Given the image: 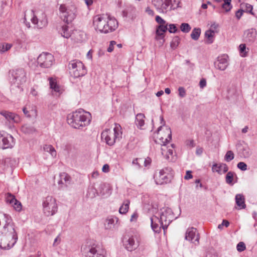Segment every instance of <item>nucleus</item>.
Masks as SVG:
<instances>
[{"instance_id":"nucleus-1","label":"nucleus","mask_w":257,"mask_h":257,"mask_svg":"<svg viewBox=\"0 0 257 257\" xmlns=\"http://www.w3.org/2000/svg\"><path fill=\"white\" fill-rule=\"evenodd\" d=\"M90 115L89 112L79 109L68 115L67 122L73 128L80 129L90 123Z\"/></svg>"},{"instance_id":"nucleus-2","label":"nucleus","mask_w":257,"mask_h":257,"mask_svg":"<svg viewBox=\"0 0 257 257\" xmlns=\"http://www.w3.org/2000/svg\"><path fill=\"white\" fill-rule=\"evenodd\" d=\"M4 216L6 220V224L3 227L2 233L4 234L5 235H11L12 239L14 240V241L12 245H10V244L8 243L7 246H3L1 245L0 247L4 249H9L14 246L18 240V237L17 233L15 229V225L14 223L12 222L11 217L6 214H4Z\"/></svg>"},{"instance_id":"nucleus-3","label":"nucleus","mask_w":257,"mask_h":257,"mask_svg":"<svg viewBox=\"0 0 257 257\" xmlns=\"http://www.w3.org/2000/svg\"><path fill=\"white\" fill-rule=\"evenodd\" d=\"M59 11L60 18L68 24L71 23L76 17L77 9L74 5L61 4Z\"/></svg>"},{"instance_id":"nucleus-4","label":"nucleus","mask_w":257,"mask_h":257,"mask_svg":"<svg viewBox=\"0 0 257 257\" xmlns=\"http://www.w3.org/2000/svg\"><path fill=\"white\" fill-rule=\"evenodd\" d=\"M121 127L118 124H115L113 131L106 130L101 133V138L104 139L106 143L109 146H112L116 140L121 138Z\"/></svg>"},{"instance_id":"nucleus-5","label":"nucleus","mask_w":257,"mask_h":257,"mask_svg":"<svg viewBox=\"0 0 257 257\" xmlns=\"http://www.w3.org/2000/svg\"><path fill=\"white\" fill-rule=\"evenodd\" d=\"M9 78L11 83L19 87L26 81V73L24 69L18 68L9 71Z\"/></svg>"},{"instance_id":"nucleus-6","label":"nucleus","mask_w":257,"mask_h":257,"mask_svg":"<svg viewBox=\"0 0 257 257\" xmlns=\"http://www.w3.org/2000/svg\"><path fill=\"white\" fill-rule=\"evenodd\" d=\"M68 66L71 75L75 78L83 76L87 73L85 67L80 61L72 60L69 62Z\"/></svg>"},{"instance_id":"nucleus-7","label":"nucleus","mask_w":257,"mask_h":257,"mask_svg":"<svg viewBox=\"0 0 257 257\" xmlns=\"http://www.w3.org/2000/svg\"><path fill=\"white\" fill-rule=\"evenodd\" d=\"M81 251L86 257H105L104 249L97 246L83 245Z\"/></svg>"},{"instance_id":"nucleus-8","label":"nucleus","mask_w":257,"mask_h":257,"mask_svg":"<svg viewBox=\"0 0 257 257\" xmlns=\"http://www.w3.org/2000/svg\"><path fill=\"white\" fill-rule=\"evenodd\" d=\"M166 131L168 133L167 138L164 139L162 137L160 139L163 143V146L161 149L162 154L164 155V154L166 153L165 156L166 159L171 162L173 161L174 160L173 150L171 149H168V147H166V145L172 139V132L171 128L168 126H166Z\"/></svg>"},{"instance_id":"nucleus-9","label":"nucleus","mask_w":257,"mask_h":257,"mask_svg":"<svg viewBox=\"0 0 257 257\" xmlns=\"http://www.w3.org/2000/svg\"><path fill=\"white\" fill-rule=\"evenodd\" d=\"M43 211L47 216L54 215L57 211L56 200L52 196H48L45 198L43 202Z\"/></svg>"},{"instance_id":"nucleus-10","label":"nucleus","mask_w":257,"mask_h":257,"mask_svg":"<svg viewBox=\"0 0 257 257\" xmlns=\"http://www.w3.org/2000/svg\"><path fill=\"white\" fill-rule=\"evenodd\" d=\"M172 168L170 167H166L160 170L158 175L156 176V183L162 185L170 182L172 178Z\"/></svg>"},{"instance_id":"nucleus-11","label":"nucleus","mask_w":257,"mask_h":257,"mask_svg":"<svg viewBox=\"0 0 257 257\" xmlns=\"http://www.w3.org/2000/svg\"><path fill=\"white\" fill-rule=\"evenodd\" d=\"M173 218V213L171 208L167 207L162 210L159 221L161 223L164 231L167 228L168 226L172 221Z\"/></svg>"},{"instance_id":"nucleus-12","label":"nucleus","mask_w":257,"mask_h":257,"mask_svg":"<svg viewBox=\"0 0 257 257\" xmlns=\"http://www.w3.org/2000/svg\"><path fill=\"white\" fill-rule=\"evenodd\" d=\"M54 56L49 53L43 52L37 58V63L41 67L49 68L54 62Z\"/></svg>"},{"instance_id":"nucleus-13","label":"nucleus","mask_w":257,"mask_h":257,"mask_svg":"<svg viewBox=\"0 0 257 257\" xmlns=\"http://www.w3.org/2000/svg\"><path fill=\"white\" fill-rule=\"evenodd\" d=\"M108 19V16L106 15H98L93 18V26L96 30L101 33H106L105 29V24L106 20Z\"/></svg>"},{"instance_id":"nucleus-14","label":"nucleus","mask_w":257,"mask_h":257,"mask_svg":"<svg viewBox=\"0 0 257 257\" xmlns=\"http://www.w3.org/2000/svg\"><path fill=\"white\" fill-rule=\"evenodd\" d=\"M14 138L10 135H4L0 133V149L12 148L14 145Z\"/></svg>"},{"instance_id":"nucleus-15","label":"nucleus","mask_w":257,"mask_h":257,"mask_svg":"<svg viewBox=\"0 0 257 257\" xmlns=\"http://www.w3.org/2000/svg\"><path fill=\"white\" fill-rule=\"evenodd\" d=\"M228 59V56L226 54L218 56L214 63L216 68L222 71L225 70L229 64Z\"/></svg>"},{"instance_id":"nucleus-16","label":"nucleus","mask_w":257,"mask_h":257,"mask_svg":"<svg viewBox=\"0 0 257 257\" xmlns=\"http://www.w3.org/2000/svg\"><path fill=\"white\" fill-rule=\"evenodd\" d=\"M185 239L194 243L195 245L199 244V237L196 234V229L194 227L188 228L186 232Z\"/></svg>"},{"instance_id":"nucleus-17","label":"nucleus","mask_w":257,"mask_h":257,"mask_svg":"<svg viewBox=\"0 0 257 257\" xmlns=\"http://www.w3.org/2000/svg\"><path fill=\"white\" fill-rule=\"evenodd\" d=\"M257 31L254 28L246 30L243 34V40L248 44L253 43L256 37Z\"/></svg>"},{"instance_id":"nucleus-18","label":"nucleus","mask_w":257,"mask_h":257,"mask_svg":"<svg viewBox=\"0 0 257 257\" xmlns=\"http://www.w3.org/2000/svg\"><path fill=\"white\" fill-rule=\"evenodd\" d=\"M118 27V22L116 20L113 18L108 16V19L106 20L105 24V29L106 30V33L107 34L115 31Z\"/></svg>"},{"instance_id":"nucleus-19","label":"nucleus","mask_w":257,"mask_h":257,"mask_svg":"<svg viewBox=\"0 0 257 257\" xmlns=\"http://www.w3.org/2000/svg\"><path fill=\"white\" fill-rule=\"evenodd\" d=\"M60 180L58 181L59 188L64 190L70 184L71 178L66 173L63 172L60 174Z\"/></svg>"},{"instance_id":"nucleus-20","label":"nucleus","mask_w":257,"mask_h":257,"mask_svg":"<svg viewBox=\"0 0 257 257\" xmlns=\"http://www.w3.org/2000/svg\"><path fill=\"white\" fill-rule=\"evenodd\" d=\"M123 240V245L128 250L132 251L137 248L139 245L138 242H136L133 236L129 237L128 238H125Z\"/></svg>"},{"instance_id":"nucleus-21","label":"nucleus","mask_w":257,"mask_h":257,"mask_svg":"<svg viewBox=\"0 0 257 257\" xmlns=\"http://www.w3.org/2000/svg\"><path fill=\"white\" fill-rule=\"evenodd\" d=\"M238 154L241 157L244 158H249L251 155V151L247 145L238 144L237 146Z\"/></svg>"},{"instance_id":"nucleus-22","label":"nucleus","mask_w":257,"mask_h":257,"mask_svg":"<svg viewBox=\"0 0 257 257\" xmlns=\"http://www.w3.org/2000/svg\"><path fill=\"white\" fill-rule=\"evenodd\" d=\"M0 114L10 122H18L20 120L19 116L12 112L3 110L0 112Z\"/></svg>"},{"instance_id":"nucleus-23","label":"nucleus","mask_w":257,"mask_h":257,"mask_svg":"<svg viewBox=\"0 0 257 257\" xmlns=\"http://www.w3.org/2000/svg\"><path fill=\"white\" fill-rule=\"evenodd\" d=\"M31 21L33 24L37 25V28L39 29H42L47 25V20L45 14H43L41 20L38 19L36 16H34Z\"/></svg>"},{"instance_id":"nucleus-24","label":"nucleus","mask_w":257,"mask_h":257,"mask_svg":"<svg viewBox=\"0 0 257 257\" xmlns=\"http://www.w3.org/2000/svg\"><path fill=\"white\" fill-rule=\"evenodd\" d=\"M167 30L168 24L158 26L156 30V39L157 40L163 39L165 36L164 33Z\"/></svg>"},{"instance_id":"nucleus-25","label":"nucleus","mask_w":257,"mask_h":257,"mask_svg":"<svg viewBox=\"0 0 257 257\" xmlns=\"http://www.w3.org/2000/svg\"><path fill=\"white\" fill-rule=\"evenodd\" d=\"M212 170L213 172H217L219 174L225 173L228 171V168L225 164H215L213 165Z\"/></svg>"},{"instance_id":"nucleus-26","label":"nucleus","mask_w":257,"mask_h":257,"mask_svg":"<svg viewBox=\"0 0 257 257\" xmlns=\"http://www.w3.org/2000/svg\"><path fill=\"white\" fill-rule=\"evenodd\" d=\"M235 202L236 205L239 207V209L245 208V198L243 195L240 194L236 195Z\"/></svg>"},{"instance_id":"nucleus-27","label":"nucleus","mask_w":257,"mask_h":257,"mask_svg":"<svg viewBox=\"0 0 257 257\" xmlns=\"http://www.w3.org/2000/svg\"><path fill=\"white\" fill-rule=\"evenodd\" d=\"M172 0H163L160 13H166L168 10H172Z\"/></svg>"},{"instance_id":"nucleus-28","label":"nucleus","mask_w":257,"mask_h":257,"mask_svg":"<svg viewBox=\"0 0 257 257\" xmlns=\"http://www.w3.org/2000/svg\"><path fill=\"white\" fill-rule=\"evenodd\" d=\"M145 117V115L143 113H138L136 116V124L138 127L142 128V127L145 124L144 118Z\"/></svg>"},{"instance_id":"nucleus-29","label":"nucleus","mask_w":257,"mask_h":257,"mask_svg":"<svg viewBox=\"0 0 257 257\" xmlns=\"http://www.w3.org/2000/svg\"><path fill=\"white\" fill-rule=\"evenodd\" d=\"M59 32L62 37L67 39L70 37L71 35V31L69 30V27L67 25L62 26Z\"/></svg>"},{"instance_id":"nucleus-30","label":"nucleus","mask_w":257,"mask_h":257,"mask_svg":"<svg viewBox=\"0 0 257 257\" xmlns=\"http://www.w3.org/2000/svg\"><path fill=\"white\" fill-rule=\"evenodd\" d=\"M49 80L50 88L55 92L58 93L59 95L61 94L62 93V89L60 86L55 82V80L53 79L52 78H49Z\"/></svg>"},{"instance_id":"nucleus-31","label":"nucleus","mask_w":257,"mask_h":257,"mask_svg":"<svg viewBox=\"0 0 257 257\" xmlns=\"http://www.w3.org/2000/svg\"><path fill=\"white\" fill-rule=\"evenodd\" d=\"M117 222V218L115 217L107 219L105 223V228L107 229H110L113 228Z\"/></svg>"},{"instance_id":"nucleus-32","label":"nucleus","mask_w":257,"mask_h":257,"mask_svg":"<svg viewBox=\"0 0 257 257\" xmlns=\"http://www.w3.org/2000/svg\"><path fill=\"white\" fill-rule=\"evenodd\" d=\"M21 130L26 134H32L36 131L35 128L32 125L25 124L22 126Z\"/></svg>"},{"instance_id":"nucleus-33","label":"nucleus","mask_w":257,"mask_h":257,"mask_svg":"<svg viewBox=\"0 0 257 257\" xmlns=\"http://www.w3.org/2000/svg\"><path fill=\"white\" fill-rule=\"evenodd\" d=\"M228 96L236 99L239 94V91L237 90L236 86H232L228 90Z\"/></svg>"},{"instance_id":"nucleus-34","label":"nucleus","mask_w":257,"mask_h":257,"mask_svg":"<svg viewBox=\"0 0 257 257\" xmlns=\"http://www.w3.org/2000/svg\"><path fill=\"white\" fill-rule=\"evenodd\" d=\"M201 34V29L199 28H195L193 29L191 34V38L197 41L198 40L200 35Z\"/></svg>"},{"instance_id":"nucleus-35","label":"nucleus","mask_w":257,"mask_h":257,"mask_svg":"<svg viewBox=\"0 0 257 257\" xmlns=\"http://www.w3.org/2000/svg\"><path fill=\"white\" fill-rule=\"evenodd\" d=\"M130 203V202L128 200H126L124 201L119 209V212L120 214H125L127 212Z\"/></svg>"},{"instance_id":"nucleus-36","label":"nucleus","mask_w":257,"mask_h":257,"mask_svg":"<svg viewBox=\"0 0 257 257\" xmlns=\"http://www.w3.org/2000/svg\"><path fill=\"white\" fill-rule=\"evenodd\" d=\"M214 33V31L212 30H209L206 31L205 36L207 38V43L208 44H211L213 43Z\"/></svg>"},{"instance_id":"nucleus-37","label":"nucleus","mask_w":257,"mask_h":257,"mask_svg":"<svg viewBox=\"0 0 257 257\" xmlns=\"http://www.w3.org/2000/svg\"><path fill=\"white\" fill-rule=\"evenodd\" d=\"M234 175L235 173L233 172L229 171L227 172L225 177V181L227 184L230 185H233V180Z\"/></svg>"},{"instance_id":"nucleus-38","label":"nucleus","mask_w":257,"mask_h":257,"mask_svg":"<svg viewBox=\"0 0 257 257\" xmlns=\"http://www.w3.org/2000/svg\"><path fill=\"white\" fill-rule=\"evenodd\" d=\"M224 3L221 5V8L223 9L225 12H229L232 8L231 4V0H222Z\"/></svg>"},{"instance_id":"nucleus-39","label":"nucleus","mask_w":257,"mask_h":257,"mask_svg":"<svg viewBox=\"0 0 257 257\" xmlns=\"http://www.w3.org/2000/svg\"><path fill=\"white\" fill-rule=\"evenodd\" d=\"M151 227L153 231L156 233H159L161 231V227L159 225V224L156 222V221L154 220V218H151Z\"/></svg>"},{"instance_id":"nucleus-40","label":"nucleus","mask_w":257,"mask_h":257,"mask_svg":"<svg viewBox=\"0 0 257 257\" xmlns=\"http://www.w3.org/2000/svg\"><path fill=\"white\" fill-rule=\"evenodd\" d=\"M43 149L45 151L49 152L52 157H55L56 156V152L52 146L46 145L44 146Z\"/></svg>"},{"instance_id":"nucleus-41","label":"nucleus","mask_w":257,"mask_h":257,"mask_svg":"<svg viewBox=\"0 0 257 257\" xmlns=\"http://www.w3.org/2000/svg\"><path fill=\"white\" fill-rule=\"evenodd\" d=\"M12 45L9 43H0V52L4 53L11 48Z\"/></svg>"},{"instance_id":"nucleus-42","label":"nucleus","mask_w":257,"mask_h":257,"mask_svg":"<svg viewBox=\"0 0 257 257\" xmlns=\"http://www.w3.org/2000/svg\"><path fill=\"white\" fill-rule=\"evenodd\" d=\"M17 199L16 198L15 195L13 194L8 193L6 196V201L8 203L13 204L14 202L17 201Z\"/></svg>"},{"instance_id":"nucleus-43","label":"nucleus","mask_w":257,"mask_h":257,"mask_svg":"<svg viewBox=\"0 0 257 257\" xmlns=\"http://www.w3.org/2000/svg\"><path fill=\"white\" fill-rule=\"evenodd\" d=\"M180 39L178 36L174 37L170 44L171 48L174 49H176L180 43Z\"/></svg>"},{"instance_id":"nucleus-44","label":"nucleus","mask_w":257,"mask_h":257,"mask_svg":"<svg viewBox=\"0 0 257 257\" xmlns=\"http://www.w3.org/2000/svg\"><path fill=\"white\" fill-rule=\"evenodd\" d=\"M180 29L183 33H187L191 30V28L188 23H183L180 25Z\"/></svg>"},{"instance_id":"nucleus-45","label":"nucleus","mask_w":257,"mask_h":257,"mask_svg":"<svg viewBox=\"0 0 257 257\" xmlns=\"http://www.w3.org/2000/svg\"><path fill=\"white\" fill-rule=\"evenodd\" d=\"M163 0H153L152 4L156 8V9L160 12L161 7L163 5Z\"/></svg>"},{"instance_id":"nucleus-46","label":"nucleus","mask_w":257,"mask_h":257,"mask_svg":"<svg viewBox=\"0 0 257 257\" xmlns=\"http://www.w3.org/2000/svg\"><path fill=\"white\" fill-rule=\"evenodd\" d=\"M234 155L233 152L232 151H228L224 156V160L226 162H230L234 159Z\"/></svg>"},{"instance_id":"nucleus-47","label":"nucleus","mask_w":257,"mask_h":257,"mask_svg":"<svg viewBox=\"0 0 257 257\" xmlns=\"http://www.w3.org/2000/svg\"><path fill=\"white\" fill-rule=\"evenodd\" d=\"M168 26L169 27V28H168V30L170 33H176L179 31L178 29L176 27V24H168Z\"/></svg>"},{"instance_id":"nucleus-48","label":"nucleus","mask_w":257,"mask_h":257,"mask_svg":"<svg viewBox=\"0 0 257 257\" xmlns=\"http://www.w3.org/2000/svg\"><path fill=\"white\" fill-rule=\"evenodd\" d=\"M100 194L102 195H104L106 193H107V190H109V187L108 185L105 184H101L100 185Z\"/></svg>"},{"instance_id":"nucleus-49","label":"nucleus","mask_w":257,"mask_h":257,"mask_svg":"<svg viewBox=\"0 0 257 257\" xmlns=\"http://www.w3.org/2000/svg\"><path fill=\"white\" fill-rule=\"evenodd\" d=\"M13 206L15 208V209L18 211H20L22 210V205L21 203L18 201L14 202L13 204H12Z\"/></svg>"},{"instance_id":"nucleus-50","label":"nucleus","mask_w":257,"mask_h":257,"mask_svg":"<svg viewBox=\"0 0 257 257\" xmlns=\"http://www.w3.org/2000/svg\"><path fill=\"white\" fill-rule=\"evenodd\" d=\"M236 248H237V250L239 252H241V251H244L245 249L246 246H245V245L244 242H239L237 244Z\"/></svg>"},{"instance_id":"nucleus-51","label":"nucleus","mask_w":257,"mask_h":257,"mask_svg":"<svg viewBox=\"0 0 257 257\" xmlns=\"http://www.w3.org/2000/svg\"><path fill=\"white\" fill-rule=\"evenodd\" d=\"M239 51H240V54H241V56L242 57L246 56L245 54L246 53V52H245V49H246L245 44H241L239 45Z\"/></svg>"},{"instance_id":"nucleus-52","label":"nucleus","mask_w":257,"mask_h":257,"mask_svg":"<svg viewBox=\"0 0 257 257\" xmlns=\"http://www.w3.org/2000/svg\"><path fill=\"white\" fill-rule=\"evenodd\" d=\"M237 167L241 171H246L247 169V165L243 162H239L237 165Z\"/></svg>"},{"instance_id":"nucleus-53","label":"nucleus","mask_w":257,"mask_h":257,"mask_svg":"<svg viewBox=\"0 0 257 257\" xmlns=\"http://www.w3.org/2000/svg\"><path fill=\"white\" fill-rule=\"evenodd\" d=\"M252 9H253L252 6H251V5L248 4H246L245 10H243V11H244V12H245L246 13H249L250 14L254 15V13L252 12Z\"/></svg>"},{"instance_id":"nucleus-54","label":"nucleus","mask_w":257,"mask_h":257,"mask_svg":"<svg viewBox=\"0 0 257 257\" xmlns=\"http://www.w3.org/2000/svg\"><path fill=\"white\" fill-rule=\"evenodd\" d=\"M156 21L159 24V25H164V24H167L166 21H165L164 19H163L161 17L159 16H157L156 17Z\"/></svg>"},{"instance_id":"nucleus-55","label":"nucleus","mask_w":257,"mask_h":257,"mask_svg":"<svg viewBox=\"0 0 257 257\" xmlns=\"http://www.w3.org/2000/svg\"><path fill=\"white\" fill-rule=\"evenodd\" d=\"M178 91H179V95L183 98L186 95V90L183 87H180L178 88Z\"/></svg>"},{"instance_id":"nucleus-56","label":"nucleus","mask_w":257,"mask_h":257,"mask_svg":"<svg viewBox=\"0 0 257 257\" xmlns=\"http://www.w3.org/2000/svg\"><path fill=\"white\" fill-rule=\"evenodd\" d=\"M116 44V42L114 41H111L110 42L109 46L107 48V51L108 52H111L113 50L114 45Z\"/></svg>"},{"instance_id":"nucleus-57","label":"nucleus","mask_w":257,"mask_h":257,"mask_svg":"<svg viewBox=\"0 0 257 257\" xmlns=\"http://www.w3.org/2000/svg\"><path fill=\"white\" fill-rule=\"evenodd\" d=\"M243 12H244V11L241 9L238 10L236 12L235 17H236V18L238 20L240 19V18L241 17Z\"/></svg>"},{"instance_id":"nucleus-58","label":"nucleus","mask_w":257,"mask_h":257,"mask_svg":"<svg viewBox=\"0 0 257 257\" xmlns=\"http://www.w3.org/2000/svg\"><path fill=\"white\" fill-rule=\"evenodd\" d=\"M192 172L191 171H187L186 175L184 177L185 180H189L192 178L193 176L191 174Z\"/></svg>"},{"instance_id":"nucleus-59","label":"nucleus","mask_w":257,"mask_h":257,"mask_svg":"<svg viewBox=\"0 0 257 257\" xmlns=\"http://www.w3.org/2000/svg\"><path fill=\"white\" fill-rule=\"evenodd\" d=\"M152 162V160L150 158L147 157L145 159L144 161V165L146 167H147L148 166H149Z\"/></svg>"},{"instance_id":"nucleus-60","label":"nucleus","mask_w":257,"mask_h":257,"mask_svg":"<svg viewBox=\"0 0 257 257\" xmlns=\"http://www.w3.org/2000/svg\"><path fill=\"white\" fill-rule=\"evenodd\" d=\"M186 145L191 147H194L195 146L194 141L193 140H187L186 142Z\"/></svg>"},{"instance_id":"nucleus-61","label":"nucleus","mask_w":257,"mask_h":257,"mask_svg":"<svg viewBox=\"0 0 257 257\" xmlns=\"http://www.w3.org/2000/svg\"><path fill=\"white\" fill-rule=\"evenodd\" d=\"M102 171L104 173H107L109 171V166L108 164H104L102 167Z\"/></svg>"},{"instance_id":"nucleus-62","label":"nucleus","mask_w":257,"mask_h":257,"mask_svg":"<svg viewBox=\"0 0 257 257\" xmlns=\"http://www.w3.org/2000/svg\"><path fill=\"white\" fill-rule=\"evenodd\" d=\"M206 80L203 78L199 82L200 87L202 88L204 87H205L206 86Z\"/></svg>"},{"instance_id":"nucleus-63","label":"nucleus","mask_w":257,"mask_h":257,"mask_svg":"<svg viewBox=\"0 0 257 257\" xmlns=\"http://www.w3.org/2000/svg\"><path fill=\"white\" fill-rule=\"evenodd\" d=\"M146 12L148 13L149 15L154 16V12L151 10L149 7H147L146 9Z\"/></svg>"},{"instance_id":"nucleus-64","label":"nucleus","mask_w":257,"mask_h":257,"mask_svg":"<svg viewBox=\"0 0 257 257\" xmlns=\"http://www.w3.org/2000/svg\"><path fill=\"white\" fill-rule=\"evenodd\" d=\"M23 111L24 113L27 116V117H30V115L29 114V111L27 109L26 107H24L23 109Z\"/></svg>"}]
</instances>
